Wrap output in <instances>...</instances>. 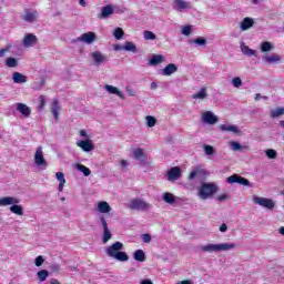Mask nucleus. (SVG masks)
Wrapping results in <instances>:
<instances>
[{
    "instance_id": "f257e3e1",
    "label": "nucleus",
    "mask_w": 284,
    "mask_h": 284,
    "mask_svg": "<svg viewBox=\"0 0 284 284\" xmlns=\"http://www.w3.org/2000/svg\"><path fill=\"white\" fill-rule=\"evenodd\" d=\"M105 254L110 258H115V261H120V263H125L130 261V256L128 253L123 252V243L115 242L112 245L105 248Z\"/></svg>"
},
{
    "instance_id": "f03ea898",
    "label": "nucleus",
    "mask_w": 284,
    "mask_h": 284,
    "mask_svg": "<svg viewBox=\"0 0 284 284\" xmlns=\"http://www.w3.org/2000/svg\"><path fill=\"white\" fill-rule=\"evenodd\" d=\"M219 192V186L216 183L212 182H203L201 186L197 189V196L202 201H207V199H212Z\"/></svg>"
},
{
    "instance_id": "7ed1b4c3",
    "label": "nucleus",
    "mask_w": 284,
    "mask_h": 284,
    "mask_svg": "<svg viewBox=\"0 0 284 284\" xmlns=\"http://www.w3.org/2000/svg\"><path fill=\"white\" fill-rule=\"evenodd\" d=\"M236 247L235 243H221V244H205L200 246L201 252H207L209 254H213V252H230V250H234Z\"/></svg>"
},
{
    "instance_id": "20e7f679",
    "label": "nucleus",
    "mask_w": 284,
    "mask_h": 284,
    "mask_svg": "<svg viewBox=\"0 0 284 284\" xmlns=\"http://www.w3.org/2000/svg\"><path fill=\"white\" fill-rule=\"evenodd\" d=\"M126 207L136 212H148L152 207V204L145 202L143 199H133L126 204Z\"/></svg>"
},
{
    "instance_id": "39448f33",
    "label": "nucleus",
    "mask_w": 284,
    "mask_h": 284,
    "mask_svg": "<svg viewBox=\"0 0 284 284\" xmlns=\"http://www.w3.org/2000/svg\"><path fill=\"white\" fill-rule=\"evenodd\" d=\"M34 163L37 168L40 170H45L48 168V161H45V158L43 156V148L38 146L34 154Z\"/></svg>"
},
{
    "instance_id": "423d86ee",
    "label": "nucleus",
    "mask_w": 284,
    "mask_h": 284,
    "mask_svg": "<svg viewBox=\"0 0 284 284\" xmlns=\"http://www.w3.org/2000/svg\"><path fill=\"white\" fill-rule=\"evenodd\" d=\"M89 57L92 61V65H103L108 63V55L103 54L101 51H92Z\"/></svg>"
},
{
    "instance_id": "0eeeda50",
    "label": "nucleus",
    "mask_w": 284,
    "mask_h": 284,
    "mask_svg": "<svg viewBox=\"0 0 284 284\" xmlns=\"http://www.w3.org/2000/svg\"><path fill=\"white\" fill-rule=\"evenodd\" d=\"M253 203H255V205H261V207H265L266 210H274V205H276L273 200L256 195L253 196Z\"/></svg>"
},
{
    "instance_id": "6e6552de",
    "label": "nucleus",
    "mask_w": 284,
    "mask_h": 284,
    "mask_svg": "<svg viewBox=\"0 0 284 284\" xmlns=\"http://www.w3.org/2000/svg\"><path fill=\"white\" fill-rule=\"evenodd\" d=\"M75 41H80L81 43H87V45H92L94 41H97V33L89 31L87 33H82L77 38Z\"/></svg>"
},
{
    "instance_id": "1a4fd4ad",
    "label": "nucleus",
    "mask_w": 284,
    "mask_h": 284,
    "mask_svg": "<svg viewBox=\"0 0 284 284\" xmlns=\"http://www.w3.org/2000/svg\"><path fill=\"white\" fill-rule=\"evenodd\" d=\"M173 10L183 12V10H192V2L185 0H174Z\"/></svg>"
},
{
    "instance_id": "9d476101",
    "label": "nucleus",
    "mask_w": 284,
    "mask_h": 284,
    "mask_svg": "<svg viewBox=\"0 0 284 284\" xmlns=\"http://www.w3.org/2000/svg\"><path fill=\"white\" fill-rule=\"evenodd\" d=\"M226 181L230 184L239 183L240 185L250 186V180H247L239 174H233V175L229 176L226 179Z\"/></svg>"
},
{
    "instance_id": "9b49d317",
    "label": "nucleus",
    "mask_w": 284,
    "mask_h": 284,
    "mask_svg": "<svg viewBox=\"0 0 284 284\" xmlns=\"http://www.w3.org/2000/svg\"><path fill=\"white\" fill-rule=\"evenodd\" d=\"M202 121L209 125H214L219 123V118L212 113V111H206L202 115Z\"/></svg>"
},
{
    "instance_id": "f8f14e48",
    "label": "nucleus",
    "mask_w": 284,
    "mask_h": 284,
    "mask_svg": "<svg viewBox=\"0 0 284 284\" xmlns=\"http://www.w3.org/2000/svg\"><path fill=\"white\" fill-rule=\"evenodd\" d=\"M39 41V38L32 33H27L23 39V47L24 48H32Z\"/></svg>"
},
{
    "instance_id": "ddd939ff",
    "label": "nucleus",
    "mask_w": 284,
    "mask_h": 284,
    "mask_svg": "<svg viewBox=\"0 0 284 284\" xmlns=\"http://www.w3.org/2000/svg\"><path fill=\"white\" fill-rule=\"evenodd\" d=\"M133 158L139 161L142 165H145V162L148 161V155H145V152H143V149H135L133 151Z\"/></svg>"
},
{
    "instance_id": "4468645a",
    "label": "nucleus",
    "mask_w": 284,
    "mask_h": 284,
    "mask_svg": "<svg viewBox=\"0 0 284 284\" xmlns=\"http://www.w3.org/2000/svg\"><path fill=\"white\" fill-rule=\"evenodd\" d=\"M179 179H181V169L174 166L168 172V181H179Z\"/></svg>"
},
{
    "instance_id": "2eb2a0df",
    "label": "nucleus",
    "mask_w": 284,
    "mask_h": 284,
    "mask_svg": "<svg viewBox=\"0 0 284 284\" xmlns=\"http://www.w3.org/2000/svg\"><path fill=\"white\" fill-rule=\"evenodd\" d=\"M221 132H232V134H241V130L235 124H222L220 125Z\"/></svg>"
},
{
    "instance_id": "dca6fc26",
    "label": "nucleus",
    "mask_w": 284,
    "mask_h": 284,
    "mask_svg": "<svg viewBox=\"0 0 284 284\" xmlns=\"http://www.w3.org/2000/svg\"><path fill=\"white\" fill-rule=\"evenodd\" d=\"M16 110L20 112L23 116L28 118L30 114H32V111L30 110V106L23 103H16Z\"/></svg>"
},
{
    "instance_id": "f3484780",
    "label": "nucleus",
    "mask_w": 284,
    "mask_h": 284,
    "mask_svg": "<svg viewBox=\"0 0 284 284\" xmlns=\"http://www.w3.org/2000/svg\"><path fill=\"white\" fill-rule=\"evenodd\" d=\"M7 205H19V199L12 196L0 199V206L6 207Z\"/></svg>"
},
{
    "instance_id": "a211bd4d",
    "label": "nucleus",
    "mask_w": 284,
    "mask_h": 284,
    "mask_svg": "<svg viewBox=\"0 0 284 284\" xmlns=\"http://www.w3.org/2000/svg\"><path fill=\"white\" fill-rule=\"evenodd\" d=\"M78 148H81L83 152H92L94 150V145H92V142L90 140H82L77 142Z\"/></svg>"
},
{
    "instance_id": "6ab92c4d",
    "label": "nucleus",
    "mask_w": 284,
    "mask_h": 284,
    "mask_svg": "<svg viewBox=\"0 0 284 284\" xmlns=\"http://www.w3.org/2000/svg\"><path fill=\"white\" fill-rule=\"evenodd\" d=\"M98 212H100V214H110L112 206H110L108 202L101 201L98 203Z\"/></svg>"
},
{
    "instance_id": "aec40b11",
    "label": "nucleus",
    "mask_w": 284,
    "mask_h": 284,
    "mask_svg": "<svg viewBox=\"0 0 284 284\" xmlns=\"http://www.w3.org/2000/svg\"><path fill=\"white\" fill-rule=\"evenodd\" d=\"M37 19H39V12L37 11L27 10L26 14L23 16V20L27 21V23H33V21H37Z\"/></svg>"
},
{
    "instance_id": "412c9836",
    "label": "nucleus",
    "mask_w": 284,
    "mask_h": 284,
    "mask_svg": "<svg viewBox=\"0 0 284 284\" xmlns=\"http://www.w3.org/2000/svg\"><path fill=\"white\" fill-rule=\"evenodd\" d=\"M254 27V19L246 17L242 20L240 28L243 32H245L246 30H250V28Z\"/></svg>"
},
{
    "instance_id": "4be33fe9",
    "label": "nucleus",
    "mask_w": 284,
    "mask_h": 284,
    "mask_svg": "<svg viewBox=\"0 0 284 284\" xmlns=\"http://www.w3.org/2000/svg\"><path fill=\"white\" fill-rule=\"evenodd\" d=\"M114 14V8H112V4H108L105 7H102L100 19H108V17Z\"/></svg>"
},
{
    "instance_id": "5701e85b",
    "label": "nucleus",
    "mask_w": 284,
    "mask_h": 284,
    "mask_svg": "<svg viewBox=\"0 0 284 284\" xmlns=\"http://www.w3.org/2000/svg\"><path fill=\"white\" fill-rule=\"evenodd\" d=\"M104 89L106 90V92H109V94H115L120 99H124L123 91L119 90V88L106 84Z\"/></svg>"
},
{
    "instance_id": "b1692460",
    "label": "nucleus",
    "mask_w": 284,
    "mask_h": 284,
    "mask_svg": "<svg viewBox=\"0 0 284 284\" xmlns=\"http://www.w3.org/2000/svg\"><path fill=\"white\" fill-rule=\"evenodd\" d=\"M12 81L13 83H28V77L16 71L12 74Z\"/></svg>"
},
{
    "instance_id": "393cba45",
    "label": "nucleus",
    "mask_w": 284,
    "mask_h": 284,
    "mask_svg": "<svg viewBox=\"0 0 284 284\" xmlns=\"http://www.w3.org/2000/svg\"><path fill=\"white\" fill-rule=\"evenodd\" d=\"M176 70H179V68L176 67V64L170 63V64H168V65L163 69L162 74H163V77H170V75L174 74V72H176Z\"/></svg>"
},
{
    "instance_id": "a878e982",
    "label": "nucleus",
    "mask_w": 284,
    "mask_h": 284,
    "mask_svg": "<svg viewBox=\"0 0 284 284\" xmlns=\"http://www.w3.org/2000/svg\"><path fill=\"white\" fill-rule=\"evenodd\" d=\"M55 179L59 181L58 190L59 192H63V187L65 185V175L63 172H57Z\"/></svg>"
},
{
    "instance_id": "bb28decb",
    "label": "nucleus",
    "mask_w": 284,
    "mask_h": 284,
    "mask_svg": "<svg viewBox=\"0 0 284 284\" xmlns=\"http://www.w3.org/2000/svg\"><path fill=\"white\" fill-rule=\"evenodd\" d=\"M162 199L164 203H168L169 205H174L176 203V196L170 192L164 193Z\"/></svg>"
},
{
    "instance_id": "cd10ccee",
    "label": "nucleus",
    "mask_w": 284,
    "mask_h": 284,
    "mask_svg": "<svg viewBox=\"0 0 284 284\" xmlns=\"http://www.w3.org/2000/svg\"><path fill=\"white\" fill-rule=\"evenodd\" d=\"M59 110H61V106L59 105V100H54L51 103V112H52L53 118L55 119V121L59 120Z\"/></svg>"
},
{
    "instance_id": "c85d7f7f",
    "label": "nucleus",
    "mask_w": 284,
    "mask_h": 284,
    "mask_svg": "<svg viewBox=\"0 0 284 284\" xmlns=\"http://www.w3.org/2000/svg\"><path fill=\"white\" fill-rule=\"evenodd\" d=\"M241 50H242L243 54H245L246 57H255L256 55V50L250 49V47H247V44H245L244 42H242V44H241Z\"/></svg>"
},
{
    "instance_id": "c756f323",
    "label": "nucleus",
    "mask_w": 284,
    "mask_h": 284,
    "mask_svg": "<svg viewBox=\"0 0 284 284\" xmlns=\"http://www.w3.org/2000/svg\"><path fill=\"white\" fill-rule=\"evenodd\" d=\"M163 61H165V57L155 54L149 60V65H159V63H163Z\"/></svg>"
},
{
    "instance_id": "7c9ffc66",
    "label": "nucleus",
    "mask_w": 284,
    "mask_h": 284,
    "mask_svg": "<svg viewBox=\"0 0 284 284\" xmlns=\"http://www.w3.org/2000/svg\"><path fill=\"white\" fill-rule=\"evenodd\" d=\"M263 61H265L266 63H278V61H281V55L276 53L272 55H264Z\"/></svg>"
},
{
    "instance_id": "2f4dec72",
    "label": "nucleus",
    "mask_w": 284,
    "mask_h": 284,
    "mask_svg": "<svg viewBox=\"0 0 284 284\" xmlns=\"http://www.w3.org/2000/svg\"><path fill=\"white\" fill-rule=\"evenodd\" d=\"M133 258H134V261H138L139 263L145 262V252H143V250H136L133 253Z\"/></svg>"
},
{
    "instance_id": "473e14b6",
    "label": "nucleus",
    "mask_w": 284,
    "mask_h": 284,
    "mask_svg": "<svg viewBox=\"0 0 284 284\" xmlns=\"http://www.w3.org/2000/svg\"><path fill=\"white\" fill-rule=\"evenodd\" d=\"M230 148L233 150V152H243V150L247 149V146H243L236 141L230 142Z\"/></svg>"
},
{
    "instance_id": "72a5a7b5",
    "label": "nucleus",
    "mask_w": 284,
    "mask_h": 284,
    "mask_svg": "<svg viewBox=\"0 0 284 284\" xmlns=\"http://www.w3.org/2000/svg\"><path fill=\"white\" fill-rule=\"evenodd\" d=\"M75 169H78L79 172H82L84 176H90L92 174V171L83 164H75Z\"/></svg>"
},
{
    "instance_id": "f704fd0d",
    "label": "nucleus",
    "mask_w": 284,
    "mask_h": 284,
    "mask_svg": "<svg viewBox=\"0 0 284 284\" xmlns=\"http://www.w3.org/2000/svg\"><path fill=\"white\" fill-rule=\"evenodd\" d=\"M124 52H133L136 53V44H134V42L131 41H126L124 44Z\"/></svg>"
},
{
    "instance_id": "c9c22d12",
    "label": "nucleus",
    "mask_w": 284,
    "mask_h": 284,
    "mask_svg": "<svg viewBox=\"0 0 284 284\" xmlns=\"http://www.w3.org/2000/svg\"><path fill=\"white\" fill-rule=\"evenodd\" d=\"M272 50H274V45L272 44V42H268V41L262 42L261 52H272Z\"/></svg>"
},
{
    "instance_id": "e433bc0d",
    "label": "nucleus",
    "mask_w": 284,
    "mask_h": 284,
    "mask_svg": "<svg viewBox=\"0 0 284 284\" xmlns=\"http://www.w3.org/2000/svg\"><path fill=\"white\" fill-rule=\"evenodd\" d=\"M284 114V108H277L271 110V118L272 119H278V116H283Z\"/></svg>"
},
{
    "instance_id": "4c0bfd02",
    "label": "nucleus",
    "mask_w": 284,
    "mask_h": 284,
    "mask_svg": "<svg viewBox=\"0 0 284 284\" xmlns=\"http://www.w3.org/2000/svg\"><path fill=\"white\" fill-rule=\"evenodd\" d=\"M10 212H12L13 214H18V216H23V207L19 204H13L10 207Z\"/></svg>"
},
{
    "instance_id": "58836bf2",
    "label": "nucleus",
    "mask_w": 284,
    "mask_h": 284,
    "mask_svg": "<svg viewBox=\"0 0 284 284\" xmlns=\"http://www.w3.org/2000/svg\"><path fill=\"white\" fill-rule=\"evenodd\" d=\"M203 172H205V170L200 169L199 166H195L193 171L190 173L189 179L192 181L196 179L197 174H203Z\"/></svg>"
},
{
    "instance_id": "ea45409f",
    "label": "nucleus",
    "mask_w": 284,
    "mask_h": 284,
    "mask_svg": "<svg viewBox=\"0 0 284 284\" xmlns=\"http://www.w3.org/2000/svg\"><path fill=\"white\" fill-rule=\"evenodd\" d=\"M203 150H204V153L206 154V156H214V146H212L210 144H204Z\"/></svg>"
},
{
    "instance_id": "a19ab883",
    "label": "nucleus",
    "mask_w": 284,
    "mask_h": 284,
    "mask_svg": "<svg viewBox=\"0 0 284 284\" xmlns=\"http://www.w3.org/2000/svg\"><path fill=\"white\" fill-rule=\"evenodd\" d=\"M6 65L7 68H17V65H19V62L17 61L16 58H8L6 60Z\"/></svg>"
},
{
    "instance_id": "79ce46f5",
    "label": "nucleus",
    "mask_w": 284,
    "mask_h": 284,
    "mask_svg": "<svg viewBox=\"0 0 284 284\" xmlns=\"http://www.w3.org/2000/svg\"><path fill=\"white\" fill-rule=\"evenodd\" d=\"M48 276H50V273L47 270H41L38 272V278L41 283H43Z\"/></svg>"
},
{
    "instance_id": "37998d69",
    "label": "nucleus",
    "mask_w": 284,
    "mask_h": 284,
    "mask_svg": "<svg viewBox=\"0 0 284 284\" xmlns=\"http://www.w3.org/2000/svg\"><path fill=\"white\" fill-rule=\"evenodd\" d=\"M190 43H195L196 45H206L207 44V40L203 37H199L194 40H191Z\"/></svg>"
},
{
    "instance_id": "c03bdc74",
    "label": "nucleus",
    "mask_w": 284,
    "mask_h": 284,
    "mask_svg": "<svg viewBox=\"0 0 284 284\" xmlns=\"http://www.w3.org/2000/svg\"><path fill=\"white\" fill-rule=\"evenodd\" d=\"M144 39L145 41H155L156 39V34H154V32L152 31H144Z\"/></svg>"
},
{
    "instance_id": "a18cd8bd",
    "label": "nucleus",
    "mask_w": 284,
    "mask_h": 284,
    "mask_svg": "<svg viewBox=\"0 0 284 284\" xmlns=\"http://www.w3.org/2000/svg\"><path fill=\"white\" fill-rule=\"evenodd\" d=\"M207 98V91L205 89H202L200 92L193 94V99H206Z\"/></svg>"
},
{
    "instance_id": "49530a36",
    "label": "nucleus",
    "mask_w": 284,
    "mask_h": 284,
    "mask_svg": "<svg viewBox=\"0 0 284 284\" xmlns=\"http://www.w3.org/2000/svg\"><path fill=\"white\" fill-rule=\"evenodd\" d=\"M123 34H124V32H123V29H121V28H116L115 30H114V32H113V36H114V38L118 40V41H121V39H123Z\"/></svg>"
},
{
    "instance_id": "de8ad7c7",
    "label": "nucleus",
    "mask_w": 284,
    "mask_h": 284,
    "mask_svg": "<svg viewBox=\"0 0 284 284\" xmlns=\"http://www.w3.org/2000/svg\"><path fill=\"white\" fill-rule=\"evenodd\" d=\"M148 128H154L156 125V119L152 115H148L146 118Z\"/></svg>"
},
{
    "instance_id": "09e8293b",
    "label": "nucleus",
    "mask_w": 284,
    "mask_h": 284,
    "mask_svg": "<svg viewBox=\"0 0 284 284\" xmlns=\"http://www.w3.org/2000/svg\"><path fill=\"white\" fill-rule=\"evenodd\" d=\"M110 239H112V233H110V229H104L103 239H102L103 243H108Z\"/></svg>"
},
{
    "instance_id": "8fccbe9b",
    "label": "nucleus",
    "mask_w": 284,
    "mask_h": 284,
    "mask_svg": "<svg viewBox=\"0 0 284 284\" xmlns=\"http://www.w3.org/2000/svg\"><path fill=\"white\" fill-rule=\"evenodd\" d=\"M232 85L234 88H241V85H243V80H241L239 77H235L232 79Z\"/></svg>"
},
{
    "instance_id": "3c124183",
    "label": "nucleus",
    "mask_w": 284,
    "mask_h": 284,
    "mask_svg": "<svg viewBox=\"0 0 284 284\" xmlns=\"http://www.w3.org/2000/svg\"><path fill=\"white\" fill-rule=\"evenodd\" d=\"M265 154L267 156V159H276V150L274 149H268L265 151Z\"/></svg>"
},
{
    "instance_id": "603ef678",
    "label": "nucleus",
    "mask_w": 284,
    "mask_h": 284,
    "mask_svg": "<svg viewBox=\"0 0 284 284\" xmlns=\"http://www.w3.org/2000/svg\"><path fill=\"white\" fill-rule=\"evenodd\" d=\"M230 199H231L230 194L224 193V194H222V195H219V196L216 197V201H219L220 203H223V201H230Z\"/></svg>"
},
{
    "instance_id": "864d4df0",
    "label": "nucleus",
    "mask_w": 284,
    "mask_h": 284,
    "mask_svg": "<svg viewBox=\"0 0 284 284\" xmlns=\"http://www.w3.org/2000/svg\"><path fill=\"white\" fill-rule=\"evenodd\" d=\"M39 102H40V104H39L38 109L43 110L45 108V95H40Z\"/></svg>"
},
{
    "instance_id": "5fc2aeb1",
    "label": "nucleus",
    "mask_w": 284,
    "mask_h": 284,
    "mask_svg": "<svg viewBox=\"0 0 284 284\" xmlns=\"http://www.w3.org/2000/svg\"><path fill=\"white\" fill-rule=\"evenodd\" d=\"M143 243H151L152 242V235L150 233L142 234L141 236Z\"/></svg>"
},
{
    "instance_id": "6e6d98bb",
    "label": "nucleus",
    "mask_w": 284,
    "mask_h": 284,
    "mask_svg": "<svg viewBox=\"0 0 284 284\" xmlns=\"http://www.w3.org/2000/svg\"><path fill=\"white\" fill-rule=\"evenodd\" d=\"M191 33H192V27L186 26L182 29V34H184V37H190Z\"/></svg>"
},
{
    "instance_id": "4d7b16f0",
    "label": "nucleus",
    "mask_w": 284,
    "mask_h": 284,
    "mask_svg": "<svg viewBox=\"0 0 284 284\" xmlns=\"http://www.w3.org/2000/svg\"><path fill=\"white\" fill-rule=\"evenodd\" d=\"M43 256L39 255L38 257H36L34 264L37 267H41V265H43Z\"/></svg>"
},
{
    "instance_id": "13d9d810",
    "label": "nucleus",
    "mask_w": 284,
    "mask_h": 284,
    "mask_svg": "<svg viewBox=\"0 0 284 284\" xmlns=\"http://www.w3.org/2000/svg\"><path fill=\"white\" fill-rule=\"evenodd\" d=\"M126 94H129V97H136V91L131 87H126Z\"/></svg>"
},
{
    "instance_id": "bf43d9fd",
    "label": "nucleus",
    "mask_w": 284,
    "mask_h": 284,
    "mask_svg": "<svg viewBox=\"0 0 284 284\" xmlns=\"http://www.w3.org/2000/svg\"><path fill=\"white\" fill-rule=\"evenodd\" d=\"M100 223L103 226V230H108V222L104 216H100Z\"/></svg>"
},
{
    "instance_id": "052dcab7",
    "label": "nucleus",
    "mask_w": 284,
    "mask_h": 284,
    "mask_svg": "<svg viewBox=\"0 0 284 284\" xmlns=\"http://www.w3.org/2000/svg\"><path fill=\"white\" fill-rule=\"evenodd\" d=\"M10 48L1 49L0 50V58L6 57V52H9Z\"/></svg>"
},
{
    "instance_id": "680f3d73",
    "label": "nucleus",
    "mask_w": 284,
    "mask_h": 284,
    "mask_svg": "<svg viewBox=\"0 0 284 284\" xmlns=\"http://www.w3.org/2000/svg\"><path fill=\"white\" fill-rule=\"evenodd\" d=\"M220 232H227V224L223 223V224L220 226Z\"/></svg>"
},
{
    "instance_id": "e2e57ef3",
    "label": "nucleus",
    "mask_w": 284,
    "mask_h": 284,
    "mask_svg": "<svg viewBox=\"0 0 284 284\" xmlns=\"http://www.w3.org/2000/svg\"><path fill=\"white\" fill-rule=\"evenodd\" d=\"M51 270H53V272H59V270H61V266H59V264H53L51 266Z\"/></svg>"
},
{
    "instance_id": "0e129e2a",
    "label": "nucleus",
    "mask_w": 284,
    "mask_h": 284,
    "mask_svg": "<svg viewBox=\"0 0 284 284\" xmlns=\"http://www.w3.org/2000/svg\"><path fill=\"white\" fill-rule=\"evenodd\" d=\"M140 284H154V283L152 282V280L146 278V280H142V281L140 282Z\"/></svg>"
},
{
    "instance_id": "69168bd1",
    "label": "nucleus",
    "mask_w": 284,
    "mask_h": 284,
    "mask_svg": "<svg viewBox=\"0 0 284 284\" xmlns=\"http://www.w3.org/2000/svg\"><path fill=\"white\" fill-rule=\"evenodd\" d=\"M124 48H125V45L118 44V45L114 47V50L121 51V50H125Z\"/></svg>"
},
{
    "instance_id": "338daca9",
    "label": "nucleus",
    "mask_w": 284,
    "mask_h": 284,
    "mask_svg": "<svg viewBox=\"0 0 284 284\" xmlns=\"http://www.w3.org/2000/svg\"><path fill=\"white\" fill-rule=\"evenodd\" d=\"M120 164L122 168H128V165H129L128 161H125V160H122Z\"/></svg>"
},
{
    "instance_id": "774afa93",
    "label": "nucleus",
    "mask_w": 284,
    "mask_h": 284,
    "mask_svg": "<svg viewBox=\"0 0 284 284\" xmlns=\"http://www.w3.org/2000/svg\"><path fill=\"white\" fill-rule=\"evenodd\" d=\"M79 4L82 6V8H85V6H88V2H85V0H79Z\"/></svg>"
}]
</instances>
